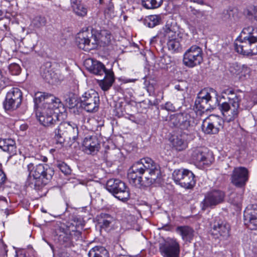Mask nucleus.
Wrapping results in <instances>:
<instances>
[{"instance_id":"8","label":"nucleus","mask_w":257,"mask_h":257,"mask_svg":"<svg viewBox=\"0 0 257 257\" xmlns=\"http://www.w3.org/2000/svg\"><path fill=\"white\" fill-rule=\"evenodd\" d=\"M54 134L55 139L60 144L67 139L75 141L78 136V128L74 123L64 121L58 125Z\"/></svg>"},{"instance_id":"46","label":"nucleus","mask_w":257,"mask_h":257,"mask_svg":"<svg viewBox=\"0 0 257 257\" xmlns=\"http://www.w3.org/2000/svg\"><path fill=\"white\" fill-rule=\"evenodd\" d=\"M0 245L3 249V250L1 251V254L4 256L7 255L8 252V250L7 249V245L2 241L0 242Z\"/></svg>"},{"instance_id":"30","label":"nucleus","mask_w":257,"mask_h":257,"mask_svg":"<svg viewBox=\"0 0 257 257\" xmlns=\"http://www.w3.org/2000/svg\"><path fill=\"white\" fill-rule=\"evenodd\" d=\"M94 37L97 39V46L100 44L104 45L108 44L111 39V34L110 32L106 30H92Z\"/></svg>"},{"instance_id":"56","label":"nucleus","mask_w":257,"mask_h":257,"mask_svg":"<svg viewBox=\"0 0 257 257\" xmlns=\"http://www.w3.org/2000/svg\"><path fill=\"white\" fill-rule=\"evenodd\" d=\"M15 257H25L24 254L21 253L20 254H18V253L16 252V255Z\"/></svg>"},{"instance_id":"23","label":"nucleus","mask_w":257,"mask_h":257,"mask_svg":"<svg viewBox=\"0 0 257 257\" xmlns=\"http://www.w3.org/2000/svg\"><path fill=\"white\" fill-rule=\"evenodd\" d=\"M248 180V170L244 167H235L231 175V182L235 186L244 187Z\"/></svg>"},{"instance_id":"31","label":"nucleus","mask_w":257,"mask_h":257,"mask_svg":"<svg viewBox=\"0 0 257 257\" xmlns=\"http://www.w3.org/2000/svg\"><path fill=\"white\" fill-rule=\"evenodd\" d=\"M82 0H70L73 12L77 16L84 17L87 15V8L82 3Z\"/></svg>"},{"instance_id":"25","label":"nucleus","mask_w":257,"mask_h":257,"mask_svg":"<svg viewBox=\"0 0 257 257\" xmlns=\"http://www.w3.org/2000/svg\"><path fill=\"white\" fill-rule=\"evenodd\" d=\"M245 224L252 229L257 227V204L247 206L244 212Z\"/></svg>"},{"instance_id":"9","label":"nucleus","mask_w":257,"mask_h":257,"mask_svg":"<svg viewBox=\"0 0 257 257\" xmlns=\"http://www.w3.org/2000/svg\"><path fill=\"white\" fill-rule=\"evenodd\" d=\"M241 98L240 95L235 94L232 97H228V102H224L218 105L219 109L224 119L227 122L234 120L238 116Z\"/></svg>"},{"instance_id":"57","label":"nucleus","mask_w":257,"mask_h":257,"mask_svg":"<svg viewBox=\"0 0 257 257\" xmlns=\"http://www.w3.org/2000/svg\"><path fill=\"white\" fill-rule=\"evenodd\" d=\"M156 39V37H153L151 40V41H150V43L151 44H153L154 42H155V39Z\"/></svg>"},{"instance_id":"60","label":"nucleus","mask_w":257,"mask_h":257,"mask_svg":"<svg viewBox=\"0 0 257 257\" xmlns=\"http://www.w3.org/2000/svg\"><path fill=\"white\" fill-rule=\"evenodd\" d=\"M150 89V86H149V87H148V90H149Z\"/></svg>"},{"instance_id":"43","label":"nucleus","mask_w":257,"mask_h":257,"mask_svg":"<svg viewBox=\"0 0 257 257\" xmlns=\"http://www.w3.org/2000/svg\"><path fill=\"white\" fill-rule=\"evenodd\" d=\"M104 14L108 16L110 18L114 16V5L111 1L109 2L106 6V8L104 10Z\"/></svg>"},{"instance_id":"10","label":"nucleus","mask_w":257,"mask_h":257,"mask_svg":"<svg viewBox=\"0 0 257 257\" xmlns=\"http://www.w3.org/2000/svg\"><path fill=\"white\" fill-rule=\"evenodd\" d=\"M170 123V125L179 127L186 135L194 131L193 118L185 111L171 115Z\"/></svg>"},{"instance_id":"29","label":"nucleus","mask_w":257,"mask_h":257,"mask_svg":"<svg viewBox=\"0 0 257 257\" xmlns=\"http://www.w3.org/2000/svg\"><path fill=\"white\" fill-rule=\"evenodd\" d=\"M187 136L185 133L174 138L171 141L172 148L177 151H182L185 150L188 147L186 139Z\"/></svg>"},{"instance_id":"20","label":"nucleus","mask_w":257,"mask_h":257,"mask_svg":"<svg viewBox=\"0 0 257 257\" xmlns=\"http://www.w3.org/2000/svg\"><path fill=\"white\" fill-rule=\"evenodd\" d=\"M22 100V93L18 88H12L7 93L4 101L6 110H12L18 108Z\"/></svg>"},{"instance_id":"53","label":"nucleus","mask_w":257,"mask_h":257,"mask_svg":"<svg viewBox=\"0 0 257 257\" xmlns=\"http://www.w3.org/2000/svg\"><path fill=\"white\" fill-rule=\"evenodd\" d=\"M40 159L42 160L44 162H46L47 161V157L44 156H41Z\"/></svg>"},{"instance_id":"17","label":"nucleus","mask_w":257,"mask_h":257,"mask_svg":"<svg viewBox=\"0 0 257 257\" xmlns=\"http://www.w3.org/2000/svg\"><path fill=\"white\" fill-rule=\"evenodd\" d=\"M205 150L202 147L193 148L188 151V155L195 164L203 167L208 166L212 163V158Z\"/></svg>"},{"instance_id":"6","label":"nucleus","mask_w":257,"mask_h":257,"mask_svg":"<svg viewBox=\"0 0 257 257\" xmlns=\"http://www.w3.org/2000/svg\"><path fill=\"white\" fill-rule=\"evenodd\" d=\"M54 239L65 247L74 246L76 241L81 240V232L78 230H70L65 226H59L55 229Z\"/></svg>"},{"instance_id":"49","label":"nucleus","mask_w":257,"mask_h":257,"mask_svg":"<svg viewBox=\"0 0 257 257\" xmlns=\"http://www.w3.org/2000/svg\"><path fill=\"white\" fill-rule=\"evenodd\" d=\"M251 97V99L252 101H254V104L257 103V91L256 92H253Z\"/></svg>"},{"instance_id":"16","label":"nucleus","mask_w":257,"mask_h":257,"mask_svg":"<svg viewBox=\"0 0 257 257\" xmlns=\"http://www.w3.org/2000/svg\"><path fill=\"white\" fill-rule=\"evenodd\" d=\"M76 43L80 49L86 51L97 47V39L94 37L92 31L87 30L78 33L76 38Z\"/></svg>"},{"instance_id":"4","label":"nucleus","mask_w":257,"mask_h":257,"mask_svg":"<svg viewBox=\"0 0 257 257\" xmlns=\"http://www.w3.org/2000/svg\"><path fill=\"white\" fill-rule=\"evenodd\" d=\"M84 65L91 73L99 76L104 74L103 79L100 81L99 85L104 91L110 88L114 81V74L111 70H107L102 63L91 58L86 59Z\"/></svg>"},{"instance_id":"26","label":"nucleus","mask_w":257,"mask_h":257,"mask_svg":"<svg viewBox=\"0 0 257 257\" xmlns=\"http://www.w3.org/2000/svg\"><path fill=\"white\" fill-rule=\"evenodd\" d=\"M100 144L96 136L86 137L83 142V150L87 154L94 155L98 152Z\"/></svg>"},{"instance_id":"36","label":"nucleus","mask_w":257,"mask_h":257,"mask_svg":"<svg viewBox=\"0 0 257 257\" xmlns=\"http://www.w3.org/2000/svg\"><path fill=\"white\" fill-rule=\"evenodd\" d=\"M47 23L46 18L42 16H36L32 20L31 26L35 29H39L45 26Z\"/></svg>"},{"instance_id":"12","label":"nucleus","mask_w":257,"mask_h":257,"mask_svg":"<svg viewBox=\"0 0 257 257\" xmlns=\"http://www.w3.org/2000/svg\"><path fill=\"white\" fill-rule=\"evenodd\" d=\"M79 102L81 107L86 111L96 112L100 103L99 95L94 90H89L80 97Z\"/></svg>"},{"instance_id":"50","label":"nucleus","mask_w":257,"mask_h":257,"mask_svg":"<svg viewBox=\"0 0 257 257\" xmlns=\"http://www.w3.org/2000/svg\"><path fill=\"white\" fill-rule=\"evenodd\" d=\"M111 152H112V150L105 152V157L106 159H111Z\"/></svg>"},{"instance_id":"32","label":"nucleus","mask_w":257,"mask_h":257,"mask_svg":"<svg viewBox=\"0 0 257 257\" xmlns=\"http://www.w3.org/2000/svg\"><path fill=\"white\" fill-rule=\"evenodd\" d=\"M96 219L98 223L102 228H107L109 227L114 221V218L112 216L104 213H101L97 215Z\"/></svg>"},{"instance_id":"34","label":"nucleus","mask_w":257,"mask_h":257,"mask_svg":"<svg viewBox=\"0 0 257 257\" xmlns=\"http://www.w3.org/2000/svg\"><path fill=\"white\" fill-rule=\"evenodd\" d=\"M88 255L89 257H109L108 251L101 246H94L89 250Z\"/></svg>"},{"instance_id":"38","label":"nucleus","mask_w":257,"mask_h":257,"mask_svg":"<svg viewBox=\"0 0 257 257\" xmlns=\"http://www.w3.org/2000/svg\"><path fill=\"white\" fill-rule=\"evenodd\" d=\"M162 3V0H142V5L147 9H154L159 7Z\"/></svg>"},{"instance_id":"11","label":"nucleus","mask_w":257,"mask_h":257,"mask_svg":"<svg viewBox=\"0 0 257 257\" xmlns=\"http://www.w3.org/2000/svg\"><path fill=\"white\" fill-rule=\"evenodd\" d=\"M106 189L118 199L127 200L130 196V190L125 184L119 179H110L106 184Z\"/></svg>"},{"instance_id":"33","label":"nucleus","mask_w":257,"mask_h":257,"mask_svg":"<svg viewBox=\"0 0 257 257\" xmlns=\"http://www.w3.org/2000/svg\"><path fill=\"white\" fill-rule=\"evenodd\" d=\"M176 231L184 240H190L193 236V230L188 226H180L176 228Z\"/></svg>"},{"instance_id":"44","label":"nucleus","mask_w":257,"mask_h":257,"mask_svg":"<svg viewBox=\"0 0 257 257\" xmlns=\"http://www.w3.org/2000/svg\"><path fill=\"white\" fill-rule=\"evenodd\" d=\"M161 108L172 112H174L176 110L174 104L170 101L167 102L164 105H161Z\"/></svg>"},{"instance_id":"48","label":"nucleus","mask_w":257,"mask_h":257,"mask_svg":"<svg viewBox=\"0 0 257 257\" xmlns=\"http://www.w3.org/2000/svg\"><path fill=\"white\" fill-rule=\"evenodd\" d=\"M59 257H69L68 252L65 250H61L58 253Z\"/></svg>"},{"instance_id":"18","label":"nucleus","mask_w":257,"mask_h":257,"mask_svg":"<svg viewBox=\"0 0 257 257\" xmlns=\"http://www.w3.org/2000/svg\"><path fill=\"white\" fill-rule=\"evenodd\" d=\"M159 250L163 257H179L180 246L177 239L168 238L159 245Z\"/></svg>"},{"instance_id":"39","label":"nucleus","mask_w":257,"mask_h":257,"mask_svg":"<svg viewBox=\"0 0 257 257\" xmlns=\"http://www.w3.org/2000/svg\"><path fill=\"white\" fill-rule=\"evenodd\" d=\"M229 202L237 207L240 208L242 202V195L239 194L231 193L229 197Z\"/></svg>"},{"instance_id":"59","label":"nucleus","mask_w":257,"mask_h":257,"mask_svg":"<svg viewBox=\"0 0 257 257\" xmlns=\"http://www.w3.org/2000/svg\"><path fill=\"white\" fill-rule=\"evenodd\" d=\"M72 100L71 99H70L69 100V104H70V101H71ZM72 104H70V107H73V103H71Z\"/></svg>"},{"instance_id":"54","label":"nucleus","mask_w":257,"mask_h":257,"mask_svg":"<svg viewBox=\"0 0 257 257\" xmlns=\"http://www.w3.org/2000/svg\"><path fill=\"white\" fill-rule=\"evenodd\" d=\"M175 88L178 90H183V89L180 88V86L179 85H176Z\"/></svg>"},{"instance_id":"28","label":"nucleus","mask_w":257,"mask_h":257,"mask_svg":"<svg viewBox=\"0 0 257 257\" xmlns=\"http://www.w3.org/2000/svg\"><path fill=\"white\" fill-rule=\"evenodd\" d=\"M0 148L10 156L16 155L17 153L15 141L11 138H0Z\"/></svg>"},{"instance_id":"51","label":"nucleus","mask_w":257,"mask_h":257,"mask_svg":"<svg viewBox=\"0 0 257 257\" xmlns=\"http://www.w3.org/2000/svg\"><path fill=\"white\" fill-rule=\"evenodd\" d=\"M191 2L196 3L200 5H203L204 4L203 0H189Z\"/></svg>"},{"instance_id":"1","label":"nucleus","mask_w":257,"mask_h":257,"mask_svg":"<svg viewBox=\"0 0 257 257\" xmlns=\"http://www.w3.org/2000/svg\"><path fill=\"white\" fill-rule=\"evenodd\" d=\"M160 176L159 166L150 158L142 159L133 164L127 174L130 183L138 188L151 185Z\"/></svg>"},{"instance_id":"42","label":"nucleus","mask_w":257,"mask_h":257,"mask_svg":"<svg viewBox=\"0 0 257 257\" xmlns=\"http://www.w3.org/2000/svg\"><path fill=\"white\" fill-rule=\"evenodd\" d=\"M56 166L65 175H69L71 173V170L70 168L65 163L63 162H58Z\"/></svg>"},{"instance_id":"15","label":"nucleus","mask_w":257,"mask_h":257,"mask_svg":"<svg viewBox=\"0 0 257 257\" xmlns=\"http://www.w3.org/2000/svg\"><path fill=\"white\" fill-rule=\"evenodd\" d=\"M202 54V49L200 47L192 46L184 54V64L190 68L200 64L203 61Z\"/></svg>"},{"instance_id":"19","label":"nucleus","mask_w":257,"mask_h":257,"mask_svg":"<svg viewBox=\"0 0 257 257\" xmlns=\"http://www.w3.org/2000/svg\"><path fill=\"white\" fill-rule=\"evenodd\" d=\"M216 96V91L213 89L208 91L206 89L202 90L197 95L195 101V108L201 112H204L209 109L212 105V96Z\"/></svg>"},{"instance_id":"2","label":"nucleus","mask_w":257,"mask_h":257,"mask_svg":"<svg viewBox=\"0 0 257 257\" xmlns=\"http://www.w3.org/2000/svg\"><path fill=\"white\" fill-rule=\"evenodd\" d=\"M27 168L29 172L28 185L36 190L41 189L48 184L54 174V169L46 164L35 165L31 163L28 165Z\"/></svg>"},{"instance_id":"7","label":"nucleus","mask_w":257,"mask_h":257,"mask_svg":"<svg viewBox=\"0 0 257 257\" xmlns=\"http://www.w3.org/2000/svg\"><path fill=\"white\" fill-rule=\"evenodd\" d=\"M60 108L53 107V104L42 105L36 110V115L41 124L45 126H52L59 122Z\"/></svg>"},{"instance_id":"24","label":"nucleus","mask_w":257,"mask_h":257,"mask_svg":"<svg viewBox=\"0 0 257 257\" xmlns=\"http://www.w3.org/2000/svg\"><path fill=\"white\" fill-rule=\"evenodd\" d=\"M34 101L35 106L38 105L40 103L44 101L42 105L53 104V107L54 108H61L63 107V104L59 98L45 92H38L36 93L34 98Z\"/></svg>"},{"instance_id":"55","label":"nucleus","mask_w":257,"mask_h":257,"mask_svg":"<svg viewBox=\"0 0 257 257\" xmlns=\"http://www.w3.org/2000/svg\"><path fill=\"white\" fill-rule=\"evenodd\" d=\"M254 19L257 21V8L255 9V12L254 13Z\"/></svg>"},{"instance_id":"27","label":"nucleus","mask_w":257,"mask_h":257,"mask_svg":"<svg viewBox=\"0 0 257 257\" xmlns=\"http://www.w3.org/2000/svg\"><path fill=\"white\" fill-rule=\"evenodd\" d=\"M230 71L233 75L238 76L241 81L249 79L251 75V69L245 65H238L233 64L230 68Z\"/></svg>"},{"instance_id":"40","label":"nucleus","mask_w":257,"mask_h":257,"mask_svg":"<svg viewBox=\"0 0 257 257\" xmlns=\"http://www.w3.org/2000/svg\"><path fill=\"white\" fill-rule=\"evenodd\" d=\"M240 101L242 107L245 109H249L254 105V101H252L250 96L248 95L244 96L243 99Z\"/></svg>"},{"instance_id":"35","label":"nucleus","mask_w":257,"mask_h":257,"mask_svg":"<svg viewBox=\"0 0 257 257\" xmlns=\"http://www.w3.org/2000/svg\"><path fill=\"white\" fill-rule=\"evenodd\" d=\"M40 73L42 77L48 82L50 83L53 79L51 65L49 63H47L46 65L41 66Z\"/></svg>"},{"instance_id":"58","label":"nucleus","mask_w":257,"mask_h":257,"mask_svg":"<svg viewBox=\"0 0 257 257\" xmlns=\"http://www.w3.org/2000/svg\"><path fill=\"white\" fill-rule=\"evenodd\" d=\"M135 81V80H131V79H128V80H127L126 81V82H134Z\"/></svg>"},{"instance_id":"14","label":"nucleus","mask_w":257,"mask_h":257,"mask_svg":"<svg viewBox=\"0 0 257 257\" xmlns=\"http://www.w3.org/2000/svg\"><path fill=\"white\" fill-rule=\"evenodd\" d=\"M210 225V232L213 238L224 240L229 236L230 227L225 220L216 218Z\"/></svg>"},{"instance_id":"41","label":"nucleus","mask_w":257,"mask_h":257,"mask_svg":"<svg viewBox=\"0 0 257 257\" xmlns=\"http://www.w3.org/2000/svg\"><path fill=\"white\" fill-rule=\"evenodd\" d=\"M9 70L12 75H18L21 73L22 69L19 64L13 63L9 65Z\"/></svg>"},{"instance_id":"21","label":"nucleus","mask_w":257,"mask_h":257,"mask_svg":"<svg viewBox=\"0 0 257 257\" xmlns=\"http://www.w3.org/2000/svg\"><path fill=\"white\" fill-rule=\"evenodd\" d=\"M223 120L218 115H211L202 124V130L206 134H217L223 127Z\"/></svg>"},{"instance_id":"5","label":"nucleus","mask_w":257,"mask_h":257,"mask_svg":"<svg viewBox=\"0 0 257 257\" xmlns=\"http://www.w3.org/2000/svg\"><path fill=\"white\" fill-rule=\"evenodd\" d=\"M159 36L161 38L164 37L167 41V47L172 53L179 52L182 50V37L176 26L167 24L163 27Z\"/></svg>"},{"instance_id":"3","label":"nucleus","mask_w":257,"mask_h":257,"mask_svg":"<svg viewBox=\"0 0 257 257\" xmlns=\"http://www.w3.org/2000/svg\"><path fill=\"white\" fill-rule=\"evenodd\" d=\"M234 47L238 53L243 55L257 54V28L252 26L243 28Z\"/></svg>"},{"instance_id":"47","label":"nucleus","mask_w":257,"mask_h":257,"mask_svg":"<svg viewBox=\"0 0 257 257\" xmlns=\"http://www.w3.org/2000/svg\"><path fill=\"white\" fill-rule=\"evenodd\" d=\"M6 179V176L4 172L0 169V185L3 184Z\"/></svg>"},{"instance_id":"13","label":"nucleus","mask_w":257,"mask_h":257,"mask_svg":"<svg viewBox=\"0 0 257 257\" xmlns=\"http://www.w3.org/2000/svg\"><path fill=\"white\" fill-rule=\"evenodd\" d=\"M195 176L190 170L185 169L175 170L172 174L174 182L186 189L192 188L195 184Z\"/></svg>"},{"instance_id":"37","label":"nucleus","mask_w":257,"mask_h":257,"mask_svg":"<svg viewBox=\"0 0 257 257\" xmlns=\"http://www.w3.org/2000/svg\"><path fill=\"white\" fill-rule=\"evenodd\" d=\"M146 25L149 28H154L159 25L161 22V18L160 15H151L146 19Z\"/></svg>"},{"instance_id":"52","label":"nucleus","mask_w":257,"mask_h":257,"mask_svg":"<svg viewBox=\"0 0 257 257\" xmlns=\"http://www.w3.org/2000/svg\"><path fill=\"white\" fill-rule=\"evenodd\" d=\"M225 93L228 94H234V91L231 89H227Z\"/></svg>"},{"instance_id":"22","label":"nucleus","mask_w":257,"mask_h":257,"mask_svg":"<svg viewBox=\"0 0 257 257\" xmlns=\"http://www.w3.org/2000/svg\"><path fill=\"white\" fill-rule=\"evenodd\" d=\"M224 196V192L220 190H214L208 192L201 203L202 209L205 210L222 203Z\"/></svg>"},{"instance_id":"45","label":"nucleus","mask_w":257,"mask_h":257,"mask_svg":"<svg viewBox=\"0 0 257 257\" xmlns=\"http://www.w3.org/2000/svg\"><path fill=\"white\" fill-rule=\"evenodd\" d=\"M157 97V98L153 102L154 105H158L161 101L163 99V93L161 91L159 92Z\"/></svg>"}]
</instances>
